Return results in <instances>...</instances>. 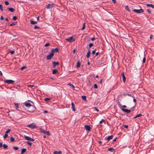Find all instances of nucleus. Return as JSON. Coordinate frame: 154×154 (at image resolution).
I'll return each instance as SVG.
<instances>
[{
	"label": "nucleus",
	"mask_w": 154,
	"mask_h": 154,
	"mask_svg": "<svg viewBox=\"0 0 154 154\" xmlns=\"http://www.w3.org/2000/svg\"><path fill=\"white\" fill-rule=\"evenodd\" d=\"M94 109L97 112L99 111V110L96 107H94Z\"/></svg>",
	"instance_id": "obj_55"
},
{
	"label": "nucleus",
	"mask_w": 154,
	"mask_h": 154,
	"mask_svg": "<svg viewBox=\"0 0 154 154\" xmlns=\"http://www.w3.org/2000/svg\"><path fill=\"white\" fill-rule=\"evenodd\" d=\"M121 109L122 111L125 113H129L131 112V110H130L127 109H125L123 108H121Z\"/></svg>",
	"instance_id": "obj_9"
},
{
	"label": "nucleus",
	"mask_w": 154,
	"mask_h": 154,
	"mask_svg": "<svg viewBox=\"0 0 154 154\" xmlns=\"http://www.w3.org/2000/svg\"><path fill=\"white\" fill-rule=\"evenodd\" d=\"M25 106L27 107H30L31 106H32L33 108V111H34L35 109V107L29 103H25Z\"/></svg>",
	"instance_id": "obj_3"
},
{
	"label": "nucleus",
	"mask_w": 154,
	"mask_h": 154,
	"mask_svg": "<svg viewBox=\"0 0 154 154\" xmlns=\"http://www.w3.org/2000/svg\"><path fill=\"white\" fill-rule=\"evenodd\" d=\"M40 28V27L36 26V25H35V26H34V29H39Z\"/></svg>",
	"instance_id": "obj_49"
},
{
	"label": "nucleus",
	"mask_w": 154,
	"mask_h": 154,
	"mask_svg": "<svg viewBox=\"0 0 154 154\" xmlns=\"http://www.w3.org/2000/svg\"><path fill=\"white\" fill-rule=\"evenodd\" d=\"M94 88H96V89H97V84H94Z\"/></svg>",
	"instance_id": "obj_48"
},
{
	"label": "nucleus",
	"mask_w": 154,
	"mask_h": 154,
	"mask_svg": "<svg viewBox=\"0 0 154 154\" xmlns=\"http://www.w3.org/2000/svg\"><path fill=\"white\" fill-rule=\"evenodd\" d=\"M104 121V120L103 119H102L100 121L99 123L100 124H102Z\"/></svg>",
	"instance_id": "obj_43"
},
{
	"label": "nucleus",
	"mask_w": 154,
	"mask_h": 154,
	"mask_svg": "<svg viewBox=\"0 0 154 154\" xmlns=\"http://www.w3.org/2000/svg\"><path fill=\"white\" fill-rule=\"evenodd\" d=\"M11 131V129H8L5 132L6 134H7L9 133Z\"/></svg>",
	"instance_id": "obj_39"
},
{
	"label": "nucleus",
	"mask_w": 154,
	"mask_h": 154,
	"mask_svg": "<svg viewBox=\"0 0 154 154\" xmlns=\"http://www.w3.org/2000/svg\"><path fill=\"white\" fill-rule=\"evenodd\" d=\"M5 82L8 84H13L14 83L15 81L11 80H6L5 81Z\"/></svg>",
	"instance_id": "obj_6"
},
{
	"label": "nucleus",
	"mask_w": 154,
	"mask_h": 154,
	"mask_svg": "<svg viewBox=\"0 0 154 154\" xmlns=\"http://www.w3.org/2000/svg\"><path fill=\"white\" fill-rule=\"evenodd\" d=\"M90 51L89 50H88V52L87 53V54L86 55V57L87 58H88L90 56Z\"/></svg>",
	"instance_id": "obj_24"
},
{
	"label": "nucleus",
	"mask_w": 154,
	"mask_h": 154,
	"mask_svg": "<svg viewBox=\"0 0 154 154\" xmlns=\"http://www.w3.org/2000/svg\"><path fill=\"white\" fill-rule=\"evenodd\" d=\"M27 144H29L30 146H32V143L29 141H27Z\"/></svg>",
	"instance_id": "obj_38"
},
{
	"label": "nucleus",
	"mask_w": 154,
	"mask_h": 154,
	"mask_svg": "<svg viewBox=\"0 0 154 154\" xmlns=\"http://www.w3.org/2000/svg\"><path fill=\"white\" fill-rule=\"evenodd\" d=\"M2 143H0V148H2L3 146Z\"/></svg>",
	"instance_id": "obj_56"
},
{
	"label": "nucleus",
	"mask_w": 154,
	"mask_h": 154,
	"mask_svg": "<svg viewBox=\"0 0 154 154\" xmlns=\"http://www.w3.org/2000/svg\"><path fill=\"white\" fill-rule=\"evenodd\" d=\"M124 127L125 128H128V125H124Z\"/></svg>",
	"instance_id": "obj_53"
},
{
	"label": "nucleus",
	"mask_w": 154,
	"mask_h": 154,
	"mask_svg": "<svg viewBox=\"0 0 154 154\" xmlns=\"http://www.w3.org/2000/svg\"><path fill=\"white\" fill-rule=\"evenodd\" d=\"M147 11L150 14H151V12L150 11V10L149 9H148L147 10Z\"/></svg>",
	"instance_id": "obj_57"
},
{
	"label": "nucleus",
	"mask_w": 154,
	"mask_h": 154,
	"mask_svg": "<svg viewBox=\"0 0 154 154\" xmlns=\"http://www.w3.org/2000/svg\"><path fill=\"white\" fill-rule=\"evenodd\" d=\"M82 98L84 100H86V97L85 96H82Z\"/></svg>",
	"instance_id": "obj_29"
},
{
	"label": "nucleus",
	"mask_w": 154,
	"mask_h": 154,
	"mask_svg": "<svg viewBox=\"0 0 154 154\" xmlns=\"http://www.w3.org/2000/svg\"><path fill=\"white\" fill-rule=\"evenodd\" d=\"M10 140L11 142H14L15 141V139L13 137H11L10 138Z\"/></svg>",
	"instance_id": "obj_30"
},
{
	"label": "nucleus",
	"mask_w": 154,
	"mask_h": 154,
	"mask_svg": "<svg viewBox=\"0 0 154 154\" xmlns=\"http://www.w3.org/2000/svg\"><path fill=\"white\" fill-rule=\"evenodd\" d=\"M50 45V43H47L46 44H45V45H44V46L45 47H47L49 45Z\"/></svg>",
	"instance_id": "obj_44"
},
{
	"label": "nucleus",
	"mask_w": 154,
	"mask_h": 154,
	"mask_svg": "<svg viewBox=\"0 0 154 154\" xmlns=\"http://www.w3.org/2000/svg\"><path fill=\"white\" fill-rule=\"evenodd\" d=\"M17 19V17L16 16H14L13 17V20H16Z\"/></svg>",
	"instance_id": "obj_37"
},
{
	"label": "nucleus",
	"mask_w": 154,
	"mask_h": 154,
	"mask_svg": "<svg viewBox=\"0 0 154 154\" xmlns=\"http://www.w3.org/2000/svg\"><path fill=\"white\" fill-rule=\"evenodd\" d=\"M125 9L127 10L128 11H130V10L129 9L128 6V5H127L125 6Z\"/></svg>",
	"instance_id": "obj_32"
},
{
	"label": "nucleus",
	"mask_w": 154,
	"mask_h": 154,
	"mask_svg": "<svg viewBox=\"0 0 154 154\" xmlns=\"http://www.w3.org/2000/svg\"><path fill=\"white\" fill-rule=\"evenodd\" d=\"M5 5H8L9 4L8 2L7 1L5 2Z\"/></svg>",
	"instance_id": "obj_41"
},
{
	"label": "nucleus",
	"mask_w": 154,
	"mask_h": 154,
	"mask_svg": "<svg viewBox=\"0 0 154 154\" xmlns=\"http://www.w3.org/2000/svg\"><path fill=\"white\" fill-rule=\"evenodd\" d=\"M52 50H54V51L58 52L59 51L58 49H53Z\"/></svg>",
	"instance_id": "obj_35"
},
{
	"label": "nucleus",
	"mask_w": 154,
	"mask_h": 154,
	"mask_svg": "<svg viewBox=\"0 0 154 154\" xmlns=\"http://www.w3.org/2000/svg\"><path fill=\"white\" fill-rule=\"evenodd\" d=\"M66 40L68 42H71L74 41L75 38L73 37V36H72L66 39Z\"/></svg>",
	"instance_id": "obj_2"
},
{
	"label": "nucleus",
	"mask_w": 154,
	"mask_h": 154,
	"mask_svg": "<svg viewBox=\"0 0 154 154\" xmlns=\"http://www.w3.org/2000/svg\"><path fill=\"white\" fill-rule=\"evenodd\" d=\"M114 150V149L113 148H112L110 147L108 149V150L112 152Z\"/></svg>",
	"instance_id": "obj_26"
},
{
	"label": "nucleus",
	"mask_w": 154,
	"mask_h": 154,
	"mask_svg": "<svg viewBox=\"0 0 154 154\" xmlns=\"http://www.w3.org/2000/svg\"><path fill=\"white\" fill-rule=\"evenodd\" d=\"M2 146L4 149H7L8 147V146L6 144H3Z\"/></svg>",
	"instance_id": "obj_25"
},
{
	"label": "nucleus",
	"mask_w": 154,
	"mask_h": 154,
	"mask_svg": "<svg viewBox=\"0 0 154 154\" xmlns=\"http://www.w3.org/2000/svg\"><path fill=\"white\" fill-rule=\"evenodd\" d=\"M40 132L42 133L45 134H47L48 136L50 135V134L49 133V131H47L45 130H44L42 129H41Z\"/></svg>",
	"instance_id": "obj_4"
},
{
	"label": "nucleus",
	"mask_w": 154,
	"mask_h": 154,
	"mask_svg": "<svg viewBox=\"0 0 154 154\" xmlns=\"http://www.w3.org/2000/svg\"><path fill=\"white\" fill-rule=\"evenodd\" d=\"M8 9L10 11L13 12L15 11V9L13 8H8Z\"/></svg>",
	"instance_id": "obj_16"
},
{
	"label": "nucleus",
	"mask_w": 154,
	"mask_h": 154,
	"mask_svg": "<svg viewBox=\"0 0 154 154\" xmlns=\"http://www.w3.org/2000/svg\"><path fill=\"white\" fill-rule=\"evenodd\" d=\"M146 5L148 7H150L152 8H154V5L151 4H146Z\"/></svg>",
	"instance_id": "obj_14"
},
{
	"label": "nucleus",
	"mask_w": 154,
	"mask_h": 154,
	"mask_svg": "<svg viewBox=\"0 0 154 154\" xmlns=\"http://www.w3.org/2000/svg\"><path fill=\"white\" fill-rule=\"evenodd\" d=\"M26 68V66H23L20 69L21 70H23V69H24Z\"/></svg>",
	"instance_id": "obj_40"
},
{
	"label": "nucleus",
	"mask_w": 154,
	"mask_h": 154,
	"mask_svg": "<svg viewBox=\"0 0 154 154\" xmlns=\"http://www.w3.org/2000/svg\"><path fill=\"white\" fill-rule=\"evenodd\" d=\"M27 86L29 87L32 88L34 86L33 85H28Z\"/></svg>",
	"instance_id": "obj_47"
},
{
	"label": "nucleus",
	"mask_w": 154,
	"mask_h": 154,
	"mask_svg": "<svg viewBox=\"0 0 154 154\" xmlns=\"http://www.w3.org/2000/svg\"><path fill=\"white\" fill-rule=\"evenodd\" d=\"M118 105H119V107L121 108H122V105L120 103H119L118 104Z\"/></svg>",
	"instance_id": "obj_51"
},
{
	"label": "nucleus",
	"mask_w": 154,
	"mask_h": 154,
	"mask_svg": "<svg viewBox=\"0 0 154 154\" xmlns=\"http://www.w3.org/2000/svg\"><path fill=\"white\" fill-rule=\"evenodd\" d=\"M122 107L125 108L127 107V106L125 105H124L122 106Z\"/></svg>",
	"instance_id": "obj_63"
},
{
	"label": "nucleus",
	"mask_w": 154,
	"mask_h": 154,
	"mask_svg": "<svg viewBox=\"0 0 154 154\" xmlns=\"http://www.w3.org/2000/svg\"><path fill=\"white\" fill-rule=\"evenodd\" d=\"M54 5L53 4H50L45 6V8L47 9H50L54 7Z\"/></svg>",
	"instance_id": "obj_10"
},
{
	"label": "nucleus",
	"mask_w": 154,
	"mask_h": 154,
	"mask_svg": "<svg viewBox=\"0 0 154 154\" xmlns=\"http://www.w3.org/2000/svg\"><path fill=\"white\" fill-rule=\"evenodd\" d=\"M133 11L137 13H140L143 12V10L142 9H134L133 10Z\"/></svg>",
	"instance_id": "obj_7"
},
{
	"label": "nucleus",
	"mask_w": 154,
	"mask_h": 154,
	"mask_svg": "<svg viewBox=\"0 0 154 154\" xmlns=\"http://www.w3.org/2000/svg\"><path fill=\"white\" fill-rule=\"evenodd\" d=\"M26 149L25 148L22 149V150H21V153H22V154H23V153H24L26 151Z\"/></svg>",
	"instance_id": "obj_22"
},
{
	"label": "nucleus",
	"mask_w": 154,
	"mask_h": 154,
	"mask_svg": "<svg viewBox=\"0 0 154 154\" xmlns=\"http://www.w3.org/2000/svg\"><path fill=\"white\" fill-rule=\"evenodd\" d=\"M85 128L86 130L88 131H90L91 130V127L89 125H85Z\"/></svg>",
	"instance_id": "obj_12"
},
{
	"label": "nucleus",
	"mask_w": 154,
	"mask_h": 154,
	"mask_svg": "<svg viewBox=\"0 0 154 154\" xmlns=\"http://www.w3.org/2000/svg\"><path fill=\"white\" fill-rule=\"evenodd\" d=\"M58 70L57 69H53L52 72V73L53 74H56Z\"/></svg>",
	"instance_id": "obj_21"
},
{
	"label": "nucleus",
	"mask_w": 154,
	"mask_h": 154,
	"mask_svg": "<svg viewBox=\"0 0 154 154\" xmlns=\"http://www.w3.org/2000/svg\"><path fill=\"white\" fill-rule=\"evenodd\" d=\"M112 2L114 3H116V0H112Z\"/></svg>",
	"instance_id": "obj_61"
},
{
	"label": "nucleus",
	"mask_w": 154,
	"mask_h": 154,
	"mask_svg": "<svg viewBox=\"0 0 154 154\" xmlns=\"http://www.w3.org/2000/svg\"><path fill=\"white\" fill-rule=\"evenodd\" d=\"M0 9L2 11H3V6L1 4H0Z\"/></svg>",
	"instance_id": "obj_36"
},
{
	"label": "nucleus",
	"mask_w": 154,
	"mask_h": 154,
	"mask_svg": "<svg viewBox=\"0 0 154 154\" xmlns=\"http://www.w3.org/2000/svg\"><path fill=\"white\" fill-rule=\"evenodd\" d=\"M10 54H13L14 53V51H11L10 52Z\"/></svg>",
	"instance_id": "obj_45"
},
{
	"label": "nucleus",
	"mask_w": 154,
	"mask_h": 154,
	"mask_svg": "<svg viewBox=\"0 0 154 154\" xmlns=\"http://www.w3.org/2000/svg\"><path fill=\"white\" fill-rule=\"evenodd\" d=\"M51 100V99L49 98H46L45 99V100L46 101H48Z\"/></svg>",
	"instance_id": "obj_34"
},
{
	"label": "nucleus",
	"mask_w": 154,
	"mask_h": 154,
	"mask_svg": "<svg viewBox=\"0 0 154 154\" xmlns=\"http://www.w3.org/2000/svg\"><path fill=\"white\" fill-rule=\"evenodd\" d=\"M52 64H53V68H55V66H56L59 65V62H53Z\"/></svg>",
	"instance_id": "obj_11"
},
{
	"label": "nucleus",
	"mask_w": 154,
	"mask_h": 154,
	"mask_svg": "<svg viewBox=\"0 0 154 154\" xmlns=\"http://www.w3.org/2000/svg\"><path fill=\"white\" fill-rule=\"evenodd\" d=\"M14 105H15V107H16V109H17L19 110V109H18L19 108V107L18 106V103H14Z\"/></svg>",
	"instance_id": "obj_20"
},
{
	"label": "nucleus",
	"mask_w": 154,
	"mask_h": 154,
	"mask_svg": "<svg viewBox=\"0 0 154 154\" xmlns=\"http://www.w3.org/2000/svg\"><path fill=\"white\" fill-rule=\"evenodd\" d=\"M99 54V53L98 52H97L96 54H95V55L96 56H97V55H98Z\"/></svg>",
	"instance_id": "obj_64"
},
{
	"label": "nucleus",
	"mask_w": 154,
	"mask_h": 154,
	"mask_svg": "<svg viewBox=\"0 0 154 154\" xmlns=\"http://www.w3.org/2000/svg\"><path fill=\"white\" fill-rule=\"evenodd\" d=\"M113 137V136L112 135L110 136H108L107 137V140L108 141H109V140H112V139Z\"/></svg>",
	"instance_id": "obj_18"
},
{
	"label": "nucleus",
	"mask_w": 154,
	"mask_h": 154,
	"mask_svg": "<svg viewBox=\"0 0 154 154\" xmlns=\"http://www.w3.org/2000/svg\"><path fill=\"white\" fill-rule=\"evenodd\" d=\"M142 116V115L141 114H139L138 115H137L135 116L134 117V119H136L137 117H140L141 116Z\"/></svg>",
	"instance_id": "obj_27"
},
{
	"label": "nucleus",
	"mask_w": 154,
	"mask_h": 154,
	"mask_svg": "<svg viewBox=\"0 0 154 154\" xmlns=\"http://www.w3.org/2000/svg\"><path fill=\"white\" fill-rule=\"evenodd\" d=\"M153 38V35H151L150 36V38L152 39Z\"/></svg>",
	"instance_id": "obj_58"
},
{
	"label": "nucleus",
	"mask_w": 154,
	"mask_h": 154,
	"mask_svg": "<svg viewBox=\"0 0 154 154\" xmlns=\"http://www.w3.org/2000/svg\"><path fill=\"white\" fill-rule=\"evenodd\" d=\"M24 138L26 140H28L31 141H34V139L31 138V137L26 136V135L24 136Z\"/></svg>",
	"instance_id": "obj_8"
},
{
	"label": "nucleus",
	"mask_w": 154,
	"mask_h": 154,
	"mask_svg": "<svg viewBox=\"0 0 154 154\" xmlns=\"http://www.w3.org/2000/svg\"><path fill=\"white\" fill-rule=\"evenodd\" d=\"M95 52H96L95 50H93L92 52V54H94L95 53Z\"/></svg>",
	"instance_id": "obj_54"
},
{
	"label": "nucleus",
	"mask_w": 154,
	"mask_h": 154,
	"mask_svg": "<svg viewBox=\"0 0 154 154\" xmlns=\"http://www.w3.org/2000/svg\"><path fill=\"white\" fill-rule=\"evenodd\" d=\"M93 45V43H90L89 45V48L91 47Z\"/></svg>",
	"instance_id": "obj_42"
},
{
	"label": "nucleus",
	"mask_w": 154,
	"mask_h": 154,
	"mask_svg": "<svg viewBox=\"0 0 154 154\" xmlns=\"http://www.w3.org/2000/svg\"><path fill=\"white\" fill-rule=\"evenodd\" d=\"M17 23V22H14L13 23H12L10 24V26H11L15 25Z\"/></svg>",
	"instance_id": "obj_28"
},
{
	"label": "nucleus",
	"mask_w": 154,
	"mask_h": 154,
	"mask_svg": "<svg viewBox=\"0 0 154 154\" xmlns=\"http://www.w3.org/2000/svg\"><path fill=\"white\" fill-rule=\"evenodd\" d=\"M146 59L145 57H144L143 60V63H144L145 62Z\"/></svg>",
	"instance_id": "obj_50"
},
{
	"label": "nucleus",
	"mask_w": 154,
	"mask_h": 154,
	"mask_svg": "<svg viewBox=\"0 0 154 154\" xmlns=\"http://www.w3.org/2000/svg\"><path fill=\"white\" fill-rule=\"evenodd\" d=\"M8 134H6L5 133V134L4 135V136L3 137L5 139H6L7 137H8Z\"/></svg>",
	"instance_id": "obj_33"
},
{
	"label": "nucleus",
	"mask_w": 154,
	"mask_h": 154,
	"mask_svg": "<svg viewBox=\"0 0 154 154\" xmlns=\"http://www.w3.org/2000/svg\"><path fill=\"white\" fill-rule=\"evenodd\" d=\"M122 78H123V82H124V83H125L126 81V78H125V75L124 73L123 72L122 73Z\"/></svg>",
	"instance_id": "obj_15"
},
{
	"label": "nucleus",
	"mask_w": 154,
	"mask_h": 154,
	"mask_svg": "<svg viewBox=\"0 0 154 154\" xmlns=\"http://www.w3.org/2000/svg\"><path fill=\"white\" fill-rule=\"evenodd\" d=\"M13 148L14 149L16 150H18V147L16 146L13 147Z\"/></svg>",
	"instance_id": "obj_46"
},
{
	"label": "nucleus",
	"mask_w": 154,
	"mask_h": 154,
	"mask_svg": "<svg viewBox=\"0 0 154 154\" xmlns=\"http://www.w3.org/2000/svg\"><path fill=\"white\" fill-rule=\"evenodd\" d=\"M62 153V152L61 151H55L54 152V154H60Z\"/></svg>",
	"instance_id": "obj_17"
},
{
	"label": "nucleus",
	"mask_w": 154,
	"mask_h": 154,
	"mask_svg": "<svg viewBox=\"0 0 154 154\" xmlns=\"http://www.w3.org/2000/svg\"><path fill=\"white\" fill-rule=\"evenodd\" d=\"M95 40V38H94V37H93V38H92L91 39V41H94Z\"/></svg>",
	"instance_id": "obj_59"
},
{
	"label": "nucleus",
	"mask_w": 154,
	"mask_h": 154,
	"mask_svg": "<svg viewBox=\"0 0 154 154\" xmlns=\"http://www.w3.org/2000/svg\"><path fill=\"white\" fill-rule=\"evenodd\" d=\"M27 127L33 129L36 128V125L35 124L32 123L31 124L28 125Z\"/></svg>",
	"instance_id": "obj_5"
},
{
	"label": "nucleus",
	"mask_w": 154,
	"mask_h": 154,
	"mask_svg": "<svg viewBox=\"0 0 154 154\" xmlns=\"http://www.w3.org/2000/svg\"><path fill=\"white\" fill-rule=\"evenodd\" d=\"M30 23L31 24H36L37 23V22L36 21H33L32 20H30Z\"/></svg>",
	"instance_id": "obj_19"
},
{
	"label": "nucleus",
	"mask_w": 154,
	"mask_h": 154,
	"mask_svg": "<svg viewBox=\"0 0 154 154\" xmlns=\"http://www.w3.org/2000/svg\"><path fill=\"white\" fill-rule=\"evenodd\" d=\"M85 28V23H84L83 25V26L81 29L82 30H84Z\"/></svg>",
	"instance_id": "obj_31"
},
{
	"label": "nucleus",
	"mask_w": 154,
	"mask_h": 154,
	"mask_svg": "<svg viewBox=\"0 0 154 154\" xmlns=\"http://www.w3.org/2000/svg\"><path fill=\"white\" fill-rule=\"evenodd\" d=\"M54 51L52 50L50 54L47 56L46 59L47 60H50L54 56Z\"/></svg>",
	"instance_id": "obj_1"
},
{
	"label": "nucleus",
	"mask_w": 154,
	"mask_h": 154,
	"mask_svg": "<svg viewBox=\"0 0 154 154\" xmlns=\"http://www.w3.org/2000/svg\"><path fill=\"white\" fill-rule=\"evenodd\" d=\"M71 105H72V110L73 111H75L76 110V109L75 108V106L73 103H71Z\"/></svg>",
	"instance_id": "obj_13"
},
{
	"label": "nucleus",
	"mask_w": 154,
	"mask_h": 154,
	"mask_svg": "<svg viewBox=\"0 0 154 154\" xmlns=\"http://www.w3.org/2000/svg\"><path fill=\"white\" fill-rule=\"evenodd\" d=\"M134 99H133V101L134 102H136V100L135 99L133 98Z\"/></svg>",
	"instance_id": "obj_62"
},
{
	"label": "nucleus",
	"mask_w": 154,
	"mask_h": 154,
	"mask_svg": "<svg viewBox=\"0 0 154 154\" xmlns=\"http://www.w3.org/2000/svg\"><path fill=\"white\" fill-rule=\"evenodd\" d=\"M80 66V63L79 61H78L77 62V65H76V67L77 68H79Z\"/></svg>",
	"instance_id": "obj_23"
},
{
	"label": "nucleus",
	"mask_w": 154,
	"mask_h": 154,
	"mask_svg": "<svg viewBox=\"0 0 154 154\" xmlns=\"http://www.w3.org/2000/svg\"><path fill=\"white\" fill-rule=\"evenodd\" d=\"M0 19L1 20H4V18H3V17L2 16H1V17H0Z\"/></svg>",
	"instance_id": "obj_60"
},
{
	"label": "nucleus",
	"mask_w": 154,
	"mask_h": 154,
	"mask_svg": "<svg viewBox=\"0 0 154 154\" xmlns=\"http://www.w3.org/2000/svg\"><path fill=\"white\" fill-rule=\"evenodd\" d=\"M127 95H128L129 96L131 97L132 98H134V97L133 96H132L131 95V94H127Z\"/></svg>",
	"instance_id": "obj_52"
}]
</instances>
